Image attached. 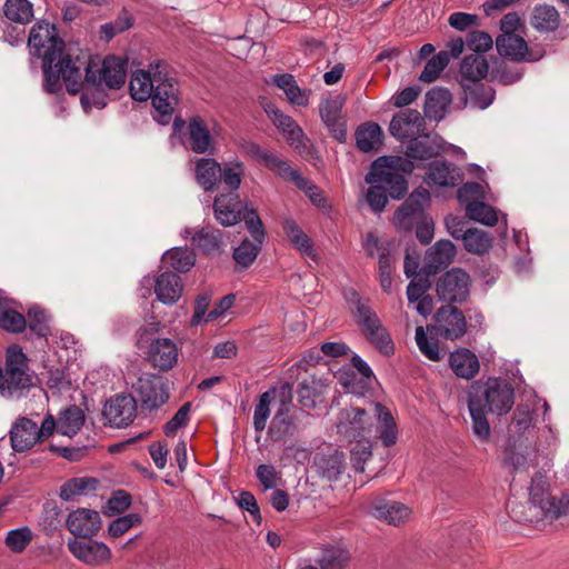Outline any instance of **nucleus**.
<instances>
[{
	"instance_id": "obj_14",
	"label": "nucleus",
	"mask_w": 569,
	"mask_h": 569,
	"mask_svg": "<svg viewBox=\"0 0 569 569\" xmlns=\"http://www.w3.org/2000/svg\"><path fill=\"white\" fill-rule=\"evenodd\" d=\"M282 389H287L289 393L288 400L282 399L281 403L271 419L267 437L272 442H283L292 439L299 431L296 417L291 413V386L286 382Z\"/></svg>"
},
{
	"instance_id": "obj_25",
	"label": "nucleus",
	"mask_w": 569,
	"mask_h": 569,
	"mask_svg": "<svg viewBox=\"0 0 569 569\" xmlns=\"http://www.w3.org/2000/svg\"><path fill=\"white\" fill-rule=\"evenodd\" d=\"M562 23L560 12L555 6L538 3L530 16L531 27L539 33H555Z\"/></svg>"
},
{
	"instance_id": "obj_26",
	"label": "nucleus",
	"mask_w": 569,
	"mask_h": 569,
	"mask_svg": "<svg viewBox=\"0 0 569 569\" xmlns=\"http://www.w3.org/2000/svg\"><path fill=\"white\" fill-rule=\"evenodd\" d=\"M183 290L181 277L173 271H164L156 278L154 293L157 299L164 305L176 303Z\"/></svg>"
},
{
	"instance_id": "obj_7",
	"label": "nucleus",
	"mask_w": 569,
	"mask_h": 569,
	"mask_svg": "<svg viewBox=\"0 0 569 569\" xmlns=\"http://www.w3.org/2000/svg\"><path fill=\"white\" fill-rule=\"evenodd\" d=\"M549 483L546 478L537 473L531 479L529 488V502L531 507L540 510V515L550 519L569 516V493L553 497L549 493Z\"/></svg>"
},
{
	"instance_id": "obj_47",
	"label": "nucleus",
	"mask_w": 569,
	"mask_h": 569,
	"mask_svg": "<svg viewBox=\"0 0 569 569\" xmlns=\"http://www.w3.org/2000/svg\"><path fill=\"white\" fill-rule=\"evenodd\" d=\"M133 23L134 17L128 11L127 8L123 7L114 20L100 27L101 39L109 42L116 36L132 28Z\"/></svg>"
},
{
	"instance_id": "obj_19",
	"label": "nucleus",
	"mask_w": 569,
	"mask_h": 569,
	"mask_svg": "<svg viewBox=\"0 0 569 569\" xmlns=\"http://www.w3.org/2000/svg\"><path fill=\"white\" fill-rule=\"evenodd\" d=\"M86 540L70 539L68 541L69 551L80 561L89 566H101L107 563L111 558L109 547L93 540L92 538H84Z\"/></svg>"
},
{
	"instance_id": "obj_55",
	"label": "nucleus",
	"mask_w": 569,
	"mask_h": 569,
	"mask_svg": "<svg viewBox=\"0 0 569 569\" xmlns=\"http://www.w3.org/2000/svg\"><path fill=\"white\" fill-rule=\"evenodd\" d=\"M449 64V53L446 50H441L431 59H429L419 76V80L422 82H433L438 79L441 71Z\"/></svg>"
},
{
	"instance_id": "obj_13",
	"label": "nucleus",
	"mask_w": 569,
	"mask_h": 569,
	"mask_svg": "<svg viewBox=\"0 0 569 569\" xmlns=\"http://www.w3.org/2000/svg\"><path fill=\"white\" fill-rule=\"evenodd\" d=\"M368 342L381 355L390 357L395 353V343L386 327L372 309H362L361 319L356 321Z\"/></svg>"
},
{
	"instance_id": "obj_42",
	"label": "nucleus",
	"mask_w": 569,
	"mask_h": 569,
	"mask_svg": "<svg viewBox=\"0 0 569 569\" xmlns=\"http://www.w3.org/2000/svg\"><path fill=\"white\" fill-rule=\"evenodd\" d=\"M463 248L467 252L482 256L492 248L493 238L485 230L468 228L462 238Z\"/></svg>"
},
{
	"instance_id": "obj_38",
	"label": "nucleus",
	"mask_w": 569,
	"mask_h": 569,
	"mask_svg": "<svg viewBox=\"0 0 569 569\" xmlns=\"http://www.w3.org/2000/svg\"><path fill=\"white\" fill-rule=\"evenodd\" d=\"M355 138L359 151L370 152L375 150L376 144L382 143L383 131L378 123L368 121L357 128Z\"/></svg>"
},
{
	"instance_id": "obj_33",
	"label": "nucleus",
	"mask_w": 569,
	"mask_h": 569,
	"mask_svg": "<svg viewBox=\"0 0 569 569\" xmlns=\"http://www.w3.org/2000/svg\"><path fill=\"white\" fill-rule=\"evenodd\" d=\"M423 123L425 120L418 110L406 109L392 117L389 124V132L397 140L405 142L409 138V133L405 128L411 126L420 128Z\"/></svg>"
},
{
	"instance_id": "obj_52",
	"label": "nucleus",
	"mask_w": 569,
	"mask_h": 569,
	"mask_svg": "<svg viewBox=\"0 0 569 569\" xmlns=\"http://www.w3.org/2000/svg\"><path fill=\"white\" fill-rule=\"evenodd\" d=\"M350 449V460L357 472L365 470V462L372 456V442L368 437L355 439Z\"/></svg>"
},
{
	"instance_id": "obj_32",
	"label": "nucleus",
	"mask_w": 569,
	"mask_h": 569,
	"mask_svg": "<svg viewBox=\"0 0 569 569\" xmlns=\"http://www.w3.org/2000/svg\"><path fill=\"white\" fill-rule=\"evenodd\" d=\"M452 94L449 89L433 87L426 93L423 113L429 120H441L446 108L451 103Z\"/></svg>"
},
{
	"instance_id": "obj_35",
	"label": "nucleus",
	"mask_w": 569,
	"mask_h": 569,
	"mask_svg": "<svg viewBox=\"0 0 569 569\" xmlns=\"http://www.w3.org/2000/svg\"><path fill=\"white\" fill-rule=\"evenodd\" d=\"M468 409L471 417L473 435L480 442L488 443L491 438V428L487 418L488 409L481 407L480 402L470 396H468Z\"/></svg>"
},
{
	"instance_id": "obj_51",
	"label": "nucleus",
	"mask_w": 569,
	"mask_h": 569,
	"mask_svg": "<svg viewBox=\"0 0 569 569\" xmlns=\"http://www.w3.org/2000/svg\"><path fill=\"white\" fill-rule=\"evenodd\" d=\"M466 212L469 219L489 227H493L498 222L496 209L483 201H469Z\"/></svg>"
},
{
	"instance_id": "obj_18",
	"label": "nucleus",
	"mask_w": 569,
	"mask_h": 569,
	"mask_svg": "<svg viewBox=\"0 0 569 569\" xmlns=\"http://www.w3.org/2000/svg\"><path fill=\"white\" fill-rule=\"evenodd\" d=\"M456 256L457 248L451 240H438L427 249L421 270L436 277L438 273L449 270L448 267L455 261Z\"/></svg>"
},
{
	"instance_id": "obj_63",
	"label": "nucleus",
	"mask_w": 569,
	"mask_h": 569,
	"mask_svg": "<svg viewBox=\"0 0 569 569\" xmlns=\"http://www.w3.org/2000/svg\"><path fill=\"white\" fill-rule=\"evenodd\" d=\"M466 43L473 54H480L492 48L493 40L486 31L472 30L467 34Z\"/></svg>"
},
{
	"instance_id": "obj_45",
	"label": "nucleus",
	"mask_w": 569,
	"mask_h": 569,
	"mask_svg": "<svg viewBox=\"0 0 569 569\" xmlns=\"http://www.w3.org/2000/svg\"><path fill=\"white\" fill-rule=\"evenodd\" d=\"M261 244L252 242L244 238L238 247L233 249L232 258L236 262V271L248 269L257 259L261 251Z\"/></svg>"
},
{
	"instance_id": "obj_24",
	"label": "nucleus",
	"mask_w": 569,
	"mask_h": 569,
	"mask_svg": "<svg viewBox=\"0 0 569 569\" xmlns=\"http://www.w3.org/2000/svg\"><path fill=\"white\" fill-rule=\"evenodd\" d=\"M148 360L159 371H169L178 361V348L169 338H157L149 347Z\"/></svg>"
},
{
	"instance_id": "obj_60",
	"label": "nucleus",
	"mask_w": 569,
	"mask_h": 569,
	"mask_svg": "<svg viewBox=\"0 0 569 569\" xmlns=\"http://www.w3.org/2000/svg\"><path fill=\"white\" fill-rule=\"evenodd\" d=\"M32 531L29 527L12 529L7 533L4 543L14 553H21L32 540Z\"/></svg>"
},
{
	"instance_id": "obj_29",
	"label": "nucleus",
	"mask_w": 569,
	"mask_h": 569,
	"mask_svg": "<svg viewBox=\"0 0 569 569\" xmlns=\"http://www.w3.org/2000/svg\"><path fill=\"white\" fill-rule=\"evenodd\" d=\"M449 366L459 378L470 380L480 369L477 356L467 348H460L450 353Z\"/></svg>"
},
{
	"instance_id": "obj_12",
	"label": "nucleus",
	"mask_w": 569,
	"mask_h": 569,
	"mask_svg": "<svg viewBox=\"0 0 569 569\" xmlns=\"http://www.w3.org/2000/svg\"><path fill=\"white\" fill-rule=\"evenodd\" d=\"M430 202V192L423 187L416 188L393 213V223L403 231H411L415 221L426 216L425 204Z\"/></svg>"
},
{
	"instance_id": "obj_46",
	"label": "nucleus",
	"mask_w": 569,
	"mask_h": 569,
	"mask_svg": "<svg viewBox=\"0 0 569 569\" xmlns=\"http://www.w3.org/2000/svg\"><path fill=\"white\" fill-rule=\"evenodd\" d=\"M489 63L481 54H468L460 63V81H469L471 78H487Z\"/></svg>"
},
{
	"instance_id": "obj_10",
	"label": "nucleus",
	"mask_w": 569,
	"mask_h": 569,
	"mask_svg": "<svg viewBox=\"0 0 569 569\" xmlns=\"http://www.w3.org/2000/svg\"><path fill=\"white\" fill-rule=\"evenodd\" d=\"M83 68H90L99 81L104 83L109 90H119L123 87L127 79L128 59L118 56H107L102 63L89 57L87 62H83Z\"/></svg>"
},
{
	"instance_id": "obj_11",
	"label": "nucleus",
	"mask_w": 569,
	"mask_h": 569,
	"mask_svg": "<svg viewBox=\"0 0 569 569\" xmlns=\"http://www.w3.org/2000/svg\"><path fill=\"white\" fill-rule=\"evenodd\" d=\"M154 93L151 96V104L154 109L153 119L167 126L172 120V114L178 106L179 99V83L176 78H169L158 84L153 86Z\"/></svg>"
},
{
	"instance_id": "obj_36",
	"label": "nucleus",
	"mask_w": 569,
	"mask_h": 569,
	"mask_svg": "<svg viewBox=\"0 0 569 569\" xmlns=\"http://www.w3.org/2000/svg\"><path fill=\"white\" fill-rule=\"evenodd\" d=\"M428 179L439 187H455L461 180V174L456 168H451L446 160H433L429 163Z\"/></svg>"
},
{
	"instance_id": "obj_48",
	"label": "nucleus",
	"mask_w": 569,
	"mask_h": 569,
	"mask_svg": "<svg viewBox=\"0 0 569 569\" xmlns=\"http://www.w3.org/2000/svg\"><path fill=\"white\" fill-rule=\"evenodd\" d=\"M26 319L27 328L38 338H48L51 335L49 326L50 316L43 308L37 305L30 307Z\"/></svg>"
},
{
	"instance_id": "obj_61",
	"label": "nucleus",
	"mask_w": 569,
	"mask_h": 569,
	"mask_svg": "<svg viewBox=\"0 0 569 569\" xmlns=\"http://www.w3.org/2000/svg\"><path fill=\"white\" fill-rule=\"evenodd\" d=\"M154 84L150 83V72H142V79L134 77L130 81V96L136 101H147L154 93Z\"/></svg>"
},
{
	"instance_id": "obj_4",
	"label": "nucleus",
	"mask_w": 569,
	"mask_h": 569,
	"mask_svg": "<svg viewBox=\"0 0 569 569\" xmlns=\"http://www.w3.org/2000/svg\"><path fill=\"white\" fill-rule=\"evenodd\" d=\"M467 396L478 400L480 406L488 409L491 413L503 416L513 406L515 390L507 380L489 377L486 381H473Z\"/></svg>"
},
{
	"instance_id": "obj_54",
	"label": "nucleus",
	"mask_w": 569,
	"mask_h": 569,
	"mask_svg": "<svg viewBox=\"0 0 569 569\" xmlns=\"http://www.w3.org/2000/svg\"><path fill=\"white\" fill-rule=\"evenodd\" d=\"M276 389L271 388L261 393L253 412V428L257 432H261L266 428L267 420L270 416V403L274 398Z\"/></svg>"
},
{
	"instance_id": "obj_28",
	"label": "nucleus",
	"mask_w": 569,
	"mask_h": 569,
	"mask_svg": "<svg viewBox=\"0 0 569 569\" xmlns=\"http://www.w3.org/2000/svg\"><path fill=\"white\" fill-rule=\"evenodd\" d=\"M190 149L196 153H212L213 138L206 121L200 116L191 117L188 124Z\"/></svg>"
},
{
	"instance_id": "obj_5",
	"label": "nucleus",
	"mask_w": 569,
	"mask_h": 569,
	"mask_svg": "<svg viewBox=\"0 0 569 569\" xmlns=\"http://www.w3.org/2000/svg\"><path fill=\"white\" fill-rule=\"evenodd\" d=\"M243 173L242 162H236L232 167L223 168L213 158H201L196 162L194 179L204 192H213L219 189L221 182L228 190H238Z\"/></svg>"
},
{
	"instance_id": "obj_30",
	"label": "nucleus",
	"mask_w": 569,
	"mask_h": 569,
	"mask_svg": "<svg viewBox=\"0 0 569 569\" xmlns=\"http://www.w3.org/2000/svg\"><path fill=\"white\" fill-rule=\"evenodd\" d=\"M192 244L204 256L220 253L223 246V234L213 226H204L191 237Z\"/></svg>"
},
{
	"instance_id": "obj_50",
	"label": "nucleus",
	"mask_w": 569,
	"mask_h": 569,
	"mask_svg": "<svg viewBox=\"0 0 569 569\" xmlns=\"http://www.w3.org/2000/svg\"><path fill=\"white\" fill-rule=\"evenodd\" d=\"M350 560V553L347 549L328 546L321 551L317 560L320 569H343Z\"/></svg>"
},
{
	"instance_id": "obj_3",
	"label": "nucleus",
	"mask_w": 569,
	"mask_h": 569,
	"mask_svg": "<svg viewBox=\"0 0 569 569\" xmlns=\"http://www.w3.org/2000/svg\"><path fill=\"white\" fill-rule=\"evenodd\" d=\"M34 372L30 359L22 348L12 343L4 352V366H0V395L4 398H20L33 386Z\"/></svg>"
},
{
	"instance_id": "obj_49",
	"label": "nucleus",
	"mask_w": 569,
	"mask_h": 569,
	"mask_svg": "<svg viewBox=\"0 0 569 569\" xmlns=\"http://www.w3.org/2000/svg\"><path fill=\"white\" fill-rule=\"evenodd\" d=\"M3 13L10 21L27 24L33 19V4L29 0H6Z\"/></svg>"
},
{
	"instance_id": "obj_41",
	"label": "nucleus",
	"mask_w": 569,
	"mask_h": 569,
	"mask_svg": "<svg viewBox=\"0 0 569 569\" xmlns=\"http://www.w3.org/2000/svg\"><path fill=\"white\" fill-rule=\"evenodd\" d=\"M282 230L297 250L310 258L316 257L311 239L293 219H286L282 222Z\"/></svg>"
},
{
	"instance_id": "obj_2",
	"label": "nucleus",
	"mask_w": 569,
	"mask_h": 569,
	"mask_svg": "<svg viewBox=\"0 0 569 569\" xmlns=\"http://www.w3.org/2000/svg\"><path fill=\"white\" fill-rule=\"evenodd\" d=\"M411 160L408 157L382 156L371 163L365 181L370 184L366 200L373 212H382L389 199L401 200L407 196L408 180L399 171L410 174L415 169Z\"/></svg>"
},
{
	"instance_id": "obj_44",
	"label": "nucleus",
	"mask_w": 569,
	"mask_h": 569,
	"mask_svg": "<svg viewBox=\"0 0 569 569\" xmlns=\"http://www.w3.org/2000/svg\"><path fill=\"white\" fill-rule=\"evenodd\" d=\"M273 83L282 89L290 101V103L306 107L308 106L309 99L308 96L300 87L297 84L295 77L290 73H281L276 74L273 77Z\"/></svg>"
},
{
	"instance_id": "obj_1",
	"label": "nucleus",
	"mask_w": 569,
	"mask_h": 569,
	"mask_svg": "<svg viewBox=\"0 0 569 569\" xmlns=\"http://www.w3.org/2000/svg\"><path fill=\"white\" fill-rule=\"evenodd\" d=\"M28 47L31 57L42 60V88L47 93H61L64 84L71 96L81 92L80 102L86 112L92 107L103 109L107 106L104 83L96 78L90 68H83L82 77L84 63L66 51V42L54 23L46 19L37 20L29 31Z\"/></svg>"
},
{
	"instance_id": "obj_43",
	"label": "nucleus",
	"mask_w": 569,
	"mask_h": 569,
	"mask_svg": "<svg viewBox=\"0 0 569 569\" xmlns=\"http://www.w3.org/2000/svg\"><path fill=\"white\" fill-rule=\"evenodd\" d=\"M84 412L76 405L61 411L58 420V431L68 437L76 436L84 423Z\"/></svg>"
},
{
	"instance_id": "obj_17",
	"label": "nucleus",
	"mask_w": 569,
	"mask_h": 569,
	"mask_svg": "<svg viewBox=\"0 0 569 569\" xmlns=\"http://www.w3.org/2000/svg\"><path fill=\"white\" fill-rule=\"evenodd\" d=\"M103 418L110 426L123 428L137 416V399L131 393H118L110 397L103 406Z\"/></svg>"
},
{
	"instance_id": "obj_15",
	"label": "nucleus",
	"mask_w": 569,
	"mask_h": 569,
	"mask_svg": "<svg viewBox=\"0 0 569 569\" xmlns=\"http://www.w3.org/2000/svg\"><path fill=\"white\" fill-rule=\"evenodd\" d=\"M372 428V420L366 409L359 407L345 408L339 412L337 431L349 442L355 439L368 437Z\"/></svg>"
},
{
	"instance_id": "obj_22",
	"label": "nucleus",
	"mask_w": 569,
	"mask_h": 569,
	"mask_svg": "<svg viewBox=\"0 0 569 569\" xmlns=\"http://www.w3.org/2000/svg\"><path fill=\"white\" fill-rule=\"evenodd\" d=\"M11 448L16 452H26L39 443L37 422L28 417H19L9 431Z\"/></svg>"
},
{
	"instance_id": "obj_62",
	"label": "nucleus",
	"mask_w": 569,
	"mask_h": 569,
	"mask_svg": "<svg viewBox=\"0 0 569 569\" xmlns=\"http://www.w3.org/2000/svg\"><path fill=\"white\" fill-rule=\"evenodd\" d=\"M433 287V280H431V276L425 273L421 270V274H417L407 287V298L409 303H413L418 301L421 297H423L428 290Z\"/></svg>"
},
{
	"instance_id": "obj_58",
	"label": "nucleus",
	"mask_w": 569,
	"mask_h": 569,
	"mask_svg": "<svg viewBox=\"0 0 569 569\" xmlns=\"http://www.w3.org/2000/svg\"><path fill=\"white\" fill-rule=\"evenodd\" d=\"M167 257L170 266L178 272H188L196 263V253L188 248H172Z\"/></svg>"
},
{
	"instance_id": "obj_20",
	"label": "nucleus",
	"mask_w": 569,
	"mask_h": 569,
	"mask_svg": "<svg viewBox=\"0 0 569 569\" xmlns=\"http://www.w3.org/2000/svg\"><path fill=\"white\" fill-rule=\"evenodd\" d=\"M66 527L76 538H92L101 529V517L96 510L78 508L68 515Z\"/></svg>"
},
{
	"instance_id": "obj_40",
	"label": "nucleus",
	"mask_w": 569,
	"mask_h": 569,
	"mask_svg": "<svg viewBox=\"0 0 569 569\" xmlns=\"http://www.w3.org/2000/svg\"><path fill=\"white\" fill-rule=\"evenodd\" d=\"M326 388V383L322 379L311 376L309 379H305L298 385V401L306 409H315L317 406V399L320 398Z\"/></svg>"
},
{
	"instance_id": "obj_9",
	"label": "nucleus",
	"mask_w": 569,
	"mask_h": 569,
	"mask_svg": "<svg viewBox=\"0 0 569 569\" xmlns=\"http://www.w3.org/2000/svg\"><path fill=\"white\" fill-rule=\"evenodd\" d=\"M435 325H428L427 330L447 339L462 338L468 330L467 318L459 306H441L433 313Z\"/></svg>"
},
{
	"instance_id": "obj_6",
	"label": "nucleus",
	"mask_w": 569,
	"mask_h": 569,
	"mask_svg": "<svg viewBox=\"0 0 569 569\" xmlns=\"http://www.w3.org/2000/svg\"><path fill=\"white\" fill-rule=\"evenodd\" d=\"M435 292L443 306H462L470 300L472 281L460 267H452L433 280Z\"/></svg>"
},
{
	"instance_id": "obj_34",
	"label": "nucleus",
	"mask_w": 569,
	"mask_h": 569,
	"mask_svg": "<svg viewBox=\"0 0 569 569\" xmlns=\"http://www.w3.org/2000/svg\"><path fill=\"white\" fill-rule=\"evenodd\" d=\"M315 466L322 477L336 480L345 470V455L337 449L317 453L315 456Z\"/></svg>"
},
{
	"instance_id": "obj_31",
	"label": "nucleus",
	"mask_w": 569,
	"mask_h": 569,
	"mask_svg": "<svg viewBox=\"0 0 569 569\" xmlns=\"http://www.w3.org/2000/svg\"><path fill=\"white\" fill-rule=\"evenodd\" d=\"M372 510L376 518L386 520L393 526H399L410 515V509L402 502L385 498L376 499L372 502Z\"/></svg>"
},
{
	"instance_id": "obj_59",
	"label": "nucleus",
	"mask_w": 569,
	"mask_h": 569,
	"mask_svg": "<svg viewBox=\"0 0 569 569\" xmlns=\"http://www.w3.org/2000/svg\"><path fill=\"white\" fill-rule=\"evenodd\" d=\"M416 342L421 353L431 361H440L442 355L439 349V340L429 338L425 328L419 326L416 329Z\"/></svg>"
},
{
	"instance_id": "obj_39",
	"label": "nucleus",
	"mask_w": 569,
	"mask_h": 569,
	"mask_svg": "<svg viewBox=\"0 0 569 569\" xmlns=\"http://www.w3.org/2000/svg\"><path fill=\"white\" fill-rule=\"evenodd\" d=\"M99 480L93 477H74L67 480L60 487V498L64 501H72L77 497L84 496L90 491H96Z\"/></svg>"
},
{
	"instance_id": "obj_27",
	"label": "nucleus",
	"mask_w": 569,
	"mask_h": 569,
	"mask_svg": "<svg viewBox=\"0 0 569 569\" xmlns=\"http://www.w3.org/2000/svg\"><path fill=\"white\" fill-rule=\"evenodd\" d=\"M406 141L405 154L413 160H429L437 157L442 150V144L438 142L437 137L432 138L429 133L411 137Z\"/></svg>"
},
{
	"instance_id": "obj_57",
	"label": "nucleus",
	"mask_w": 569,
	"mask_h": 569,
	"mask_svg": "<svg viewBox=\"0 0 569 569\" xmlns=\"http://www.w3.org/2000/svg\"><path fill=\"white\" fill-rule=\"evenodd\" d=\"M0 329L14 335L22 333L27 329V319L9 305L1 313Z\"/></svg>"
},
{
	"instance_id": "obj_16",
	"label": "nucleus",
	"mask_w": 569,
	"mask_h": 569,
	"mask_svg": "<svg viewBox=\"0 0 569 569\" xmlns=\"http://www.w3.org/2000/svg\"><path fill=\"white\" fill-rule=\"evenodd\" d=\"M238 190H228L221 192L213 199V216L223 227H232L241 222L240 214L250 204L247 200H241Z\"/></svg>"
},
{
	"instance_id": "obj_23",
	"label": "nucleus",
	"mask_w": 569,
	"mask_h": 569,
	"mask_svg": "<svg viewBox=\"0 0 569 569\" xmlns=\"http://www.w3.org/2000/svg\"><path fill=\"white\" fill-rule=\"evenodd\" d=\"M483 79L485 78H471L469 81H460V87L463 92L461 102L465 107L468 101H470L473 107L483 110L493 102L496 90L490 84L482 82Z\"/></svg>"
},
{
	"instance_id": "obj_56",
	"label": "nucleus",
	"mask_w": 569,
	"mask_h": 569,
	"mask_svg": "<svg viewBox=\"0 0 569 569\" xmlns=\"http://www.w3.org/2000/svg\"><path fill=\"white\" fill-rule=\"evenodd\" d=\"M240 217L254 242L263 243L267 233L257 209L249 204Z\"/></svg>"
},
{
	"instance_id": "obj_37",
	"label": "nucleus",
	"mask_w": 569,
	"mask_h": 569,
	"mask_svg": "<svg viewBox=\"0 0 569 569\" xmlns=\"http://www.w3.org/2000/svg\"><path fill=\"white\" fill-rule=\"evenodd\" d=\"M375 413L380 422L379 438L385 447H391L397 442V425L391 411L380 402L371 401Z\"/></svg>"
},
{
	"instance_id": "obj_8",
	"label": "nucleus",
	"mask_w": 569,
	"mask_h": 569,
	"mask_svg": "<svg viewBox=\"0 0 569 569\" xmlns=\"http://www.w3.org/2000/svg\"><path fill=\"white\" fill-rule=\"evenodd\" d=\"M137 393V402H140L142 410H157L168 402L170 398L168 385L163 377L154 373H146L138 378L132 386Z\"/></svg>"
},
{
	"instance_id": "obj_64",
	"label": "nucleus",
	"mask_w": 569,
	"mask_h": 569,
	"mask_svg": "<svg viewBox=\"0 0 569 569\" xmlns=\"http://www.w3.org/2000/svg\"><path fill=\"white\" fill-rule=\"evenodd\" d=\"M531 416L532 410L529 408V406L519 405L512 416L510 432L521 436L531 426Z\"/></svg>"
},
{
	"instance_id": "obj_21",
	"label": "nucleus",
	"mask_w": 569,
	"mask_h": 569,
	"mask_svg": "<svg viewBox=\"0 0 569 569\" xmlns=\"http://www.w3.org/2000/svg\"><path fill=\"white\" fill-rule=\"evenodd\" d=\"M496 49L501 57L508 58L513 62H535L541 58V54L533 56L529 51L527 41L517 33L499 34L496 39Z\"/></svg>"
},
{
	"instance_id": "obj_53",
	"label": "nucleus",
	"mask_w": 569,
	"mask_h": 569,
	"mask_svg": "<svg viewBox=\"0 0 569 569\" xmlns=\"http://www.w3.org/2000/svg\"><path fill=\"white\" fill-rule=\"evenodd\" d=\"M263 164L271 171H274L278 176L289 181H303V177L296 169H292L284 160L280 159L272 152H267L262 159Z\"/></svg>"
}]
</instances>
